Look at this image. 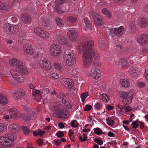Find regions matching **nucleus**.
I'll return each mask as SVG.
<instances>
[{
  "instance_id": "nucleus-1",
  "label": "nucleus",
  "mask_w": 148,
  "mask_h": 148,
  "mask_svg": "<svg viewBox=\"0 0 148 148\" xmlns=\"http://www.w3.org/2000/svg\"><path fill=\"white\" fill-rule=\"evenodd\" d=\"M93 45V41L90 40L83 42L81 45H79L77 47L78 49L83 51V60L85 65L88 66L91 64L92 58H94L93 62L94 64L99 66L101 64L99 55L95 53L92 50V47Z\"/></svg>"
},
{
  "instance_id": "nucleus-2",
  "label": "nucleus",
  "mask_w": 148,
  "mask_h": 148,
  "mask_svg": "<svg viewBox=\"0 0 148 148\" xmlns=\"http://www.w3.org/2000/svg\"><path fill=\"white\" fill-rule=\"evenodd\" d=\"M62 103L63 104L61 106L53 112V115L60 119H64L68 118V111L67 109H71V106L66 100H62Z\"/></svg>"
},
{
  "instance_id": "nucleus-3",
  "label": "nucleus",
  "mask_w": 148,
  "mask_h": 148,
  "mask_svg": "<svg viewBox=\"0 0 148 148\" xmlns=\"http://www.w3.org/2000/svg\"><path fill=\"white\" fill-rule=\"evenodd\" d=\"M19 71L24 75H27L28 73L27 69L23 65L22 62L18 66L16 67L15 68L11 69L10 71L12 76L17 82L22 83L24 81V78Z\"/></svg>"
},
{
  "instance_id": "nucleus-4",
  "label": "nucleus",
  "mask_w": 148,
  "mask_h": 148,
  "mask_svg": "<svg viewBox=\"0 0 148 148\" xmlns=\"http://www.w3.org/2000/svg\"><path fill=\"white\" fill-rule=\"evenodd\" d=\"M19 71L24 75H27L28 73L27 69L23 65L22 62L18 66L16 67L15 68L11 69L10 71L12 76L17 82L22 83L24 81V78Z\"/></svg>"
},
{
  "instance_id": "nucleus-5",
  "label": "nucleus",
  "mask_w": 148,
  "mask_h": 148,
  "mask_svg": "<svg viewBox=\"0 0 148 148\" xmlns=\"http://www.w3.org/2000/svg\"><path fill=\"white\" fill-rule=\"evenodd\" d=\"M134 92L132 90L125 91H120L118 93V95L122 98V103L124 104H130L132 102L133 98Z\"/></svg>"
},
{
  "instance_id": "nucleus-6",
  "label": "nucleus",
  "mask_w": 148,
  "mask_h": 148,
  "mask_svg": "<svg viewBox=\"0 0 148 148\" xmlns=\"http://www.w3.org/2000/svg\"><path fill=\"white\" fill-rule=\"evenodd\" d=\"M15 138L13 135L5 134L0 136V145L6 148L13 146Z\"/></svg>"
},
{
  "instance_id": "nucleus-7",
  "label": "nucleus",
  "mask_w": 148,
  "mask_h": 148,
  "mask_svg": "<svg viewBox=\"0 0 148 148\" xmlns=\"http://www.w3.org/2000/svg\"><path fill=\"white\" fill-rule=\"evenodd\" d=\"M62 48L57 43L51 44L50 47V51L51 55L54 57H58L61 53Z\"/></svg>"
},
{
  "instance_id": "nucleus-8",
  "label": "nucleus",
  "mask_w": 148,
  "mask_h": 148,
  "mask_svg": "<svg viewBox=\"0 0 148 148\" xmlns=\"http://www.w3.org/2000/svg\"><path fill=\"white\" fill-rule=\"evenodd\" d=\"M86 75L88 77H90L95 80H98L101 76L100 70L96 68H93L90 71H87Z\"/></svg>"
},
{
  "instance_id": "nucleus-9",
  "label": "nucleus",
  "mask_w": 148,
  "mask_h": 148,
  "mask_svg": "<svg viewBox=\"0 0 148 148\" xmlns=\"http://www.w3.org/2000/svg\"><path fill=\"white\" fill-rule=\"evenodd\" d=\"M127 73L131 78L136 79L140 75L141 69L138 67L132 66L129 68Z\"/></svg>"
},
{
  "instance_id": "nucleus-10",
  "label": "nucleus",
  "mask_w": 148,
  "mask_h": 148,
  "mask_svg": "<svg viewBox=\"0 0 148 148\" xmlns=\"http://www.w3.org/2000/svg\"><path fill=\"white\" fill-rule=\"evenodd\" d=\"M18 29V26L16 25H11L8 23H6L3 26V32L9 34H14Z\"/></svg>"
},
{
  "instance_id": "nucleus-11",
  "label": "nucleus",
  "mask_w": 148,
  "mask_h": 148,
  "mask_svg": "<svg viewBox=\"0 0 148 148\" xmlns=\"http://www.w3.org/2000/svg\"><path fill=\"white\" fill-rule=\"evenodd\" d=\"M64 61L69 66H72L76 63L75 59L74 54L71 52L66 54L64 56Z\"/></svg>"
},
{
  "instance_id": "nucleus-12",
  "label": "nucleus",
  "mask_w": 148,
  "mask_h": 148,
  "mask_svg": "<svg viewBox=\"0 0 148 148\" xmlns=\"http://www.w3.org/2000/svg\"><path fill=\"white\" fill-rule=\"evenodd\" d=\"M38 64L42 68L46 70H49L51 69L50 62L45 58L42 60H38Z\"/></svg>"
},
{
  "instance_id": "nucleus-13",
  "label": "nucleus",
  "mask_w": 148,
  "mask_h": 148,
  "mask_svg": "<svg viewBox=\"0 0 148 148\" xmlns=\"http://www.w3.org/2000/svg\"><path fill=\"white\" fill-rule=\"evenodd\" d=\"M9 113L10 116L14 119H16L22 117L20 112L15 108H10L9 110Z\"/></svg>"
},
{
  "instance_id": "nucleus-14",
  "label": "nucleus",
  "mask_w": 148,
  "mask_h": 148,
  "mask_svg": "<svg viewBox=\"0 0 148 148\" xmlns=\"http://www.w3.org/2000/svg\"><path fill=\"white\" fill-rule=\"evenodd\" d=\"M61 84L67 89H70L73 86V82L69 79L64 78L61 80Z\"/></svg>"
},
{
  "instance_id": "nucleus-15",
  "label": "nucleus",
  "mask_w": 148,
  "mask_h": 148,
  "mask_svg": "<svg viewBox=\"0 0 148 148\" xmlns=\"http://www.w3.org/2000/svg\"><path fill=\"white\" fill-rule=\"evenodd\" d=\"M26 94V91L22 88H19L15 90L14 93V96L18 99L24 97Z\"/></svg>"
},
{
  "instance_id": "nucleus-16",
  "label": "nucleus",
  "mask_w": 148,
  "mask_h": 148,
  "mask_svg": "<svg viewBox=\"0 0 148 148\" xmlns=\"http://www.w3.org/2000/svg\"><path fill=\"white\" fill-rule=\"evenodd\" d=\"M55 39L61 44L64 45L67 42L66 38L62 34H58L55 36Z\"/></svg>"
},
{
  "instance_id": "nucleus-17",
  "label": "nucleus",
  "mask_w": 148,
  "mask_h": 148,
  "mask_svg": "<svg viewBox=\"0 0 148 148\" xmlns=\"http://www.w3.org/2000/svg\"><path fill=\"white\" fill-rule=\"evenodd\" d=\"M137 42L140 44L144 45L148 42V35L143 34L137 38Z\"/></svg>"
},
{
  "instance_id": "nucleus-18",
  "label": "nucleus",
  "mask_w": 148,
  "mask_h": 148,
  "mask_svg": "<svg viewBox=\"0 0 148 148\" xmlns=\"http://www.w3.org/2000/svg\"><path fill=\"white\" fill-rule=\"evenodd\" d=\"M94 18L95 25L97 27H103V21L97 13L95 14Z\"/></svg>"
},
{
  "instance_id": "nucleus-19",
  "label": "nucleus",
  "mask_w": 148,
  "mask_h": 148,
  "mask_svg": "<svg viewBox=\"0 0 148 148\" xmlns=\"http://www.w3.org/2000/svg\"><path fill=\"white\" fill-rule=\"evenodd\" d=\"M63 2V0H56L55 3L56 5L55 8L56 10V12L58 13H62L64 12V11L62 10L61 7V5Z\"/></svg>"
},
{
  "instance_id": "nucleus-20",
  "label": "nucleus",
  "mask_w": 148,
  "mask_h": 148,
  "mask_svg": "<svg viewBox=\"0 0 148 148\" xmlns=\"http://www.w3.org/2000/svg\"><path fill=\"white\" fill-rule=\"evenodd\" d=\"M111 34H118L121 35L124 33V28L123 27L120 26L118 28H114L113 31L111 29H110Z\"/></svg>"
},
{
  "instance_id": "nucleus-21",
  "label": "nucleus",
  "mask_w": 148,
  "mask_h": 148,
  "mask_svg": "<svg viewBox=\"0 0 148 148\" xmlns=\"http://www.w3.org/2000/svg\"><path fill=\"white\" fill-rule=\"evenodd\" d=\"M68 36L70 38L74 41L77 38V34L76 30L72 29L70 30L67 33Z\"/></svg>"
},
{
  "instance_id": "nucleus-22",
  "label": "nucleus",
  "mask_w": 148,
  "mask_h": 148,
  "mask_svg": "<svg viewBox=\"0 0 148 148\" xmlns=\"http://www.w3.org/2000/svg\"><path fill=\"white\" fill-rule=\"evenodd\" d=\"M9 64L12 66H18L22 64V62L20 60L15 58H12L9 59Z\"/></svg>"
},
{
  "instance_id": "nucleus-23",
  "label": "nucleus",
  "mask_w": 148,
  "mask_h": 148,
  "mask_svg": "<svg viewBox=\"0 0 148 148\" xmlns=\"http://www.w3.org/2000/svg\"><path fill=\"white\" fill-rule=\"evenodd\" d=\"M8 128L10 131L14 132H18L21 130V127L18 125L14 124L10 125Z\"/></svg>"
},
{
  "instance_id": "nucleus-24",
  "label": "nucleus",
  "mask_w": 148,
  "mask_h": 148,
  "mask_svg": "<svg viewBox=\"0 0 148 148\" xmlns=\"http://www.w3.org/2000/svg\"><path fill=\"white\" fill-rule=\"evenodd\" d=\"M32 92L34 99L37 101V102H40L41 98V92L37 90H34Z\"/></svg>"
},
{
  "instance_id": "nucleus-25",
  "label": "nucleus",
  "mask_w": 148,
  "mask_h": 148,
  "mask_svg": "<svg viewBox=\"0 0 148 148\" xmlns=\"http://www.w3.org/2000/svg\"><path fill=\"white\" fill-rule=\"evenodd\" d=\"M23 50L25 53L30 55L32 54L34 52L32 48L28 45H23Z\"/></svg>"
},
{
  "instance_id": "nucleus-26",
  "label": "nucleus",
  "mask_w": 148,
  "mask_h": 148,
  "mask_svg": "<svg viewBox=\"0 0 148 148\" xmlns=\"http://www.w3.org/2000/svg\"><path fill=\"white\" fill-rule=\"evenodd\" d=\"M116 63L118 65L122 66L123 67H125V66L127 64V62L126 59L122 58L116 60Z\"/></svg>"
},
{
  "instance_id": "nucleus-27",
  "label": "nucleus",
  "mask_w": 148,
  "mask_h": 148,
  "mask_svg": "<svg viewBox=\"0 0 148 148\" xmlns=\"http://www.w3.org/2000/svg\"><path fill=\"white\" fill-rule=\"evenodd\" d=\"M120 82L122 86L124 88H127L130 86V82L127 79H121L120 80Z\"/></svg>"
},
{
  "instance_id": "nucleus-28",
  "label": "nucleus",
  "mask_w": 148,
  "mask_h": 148,
  "mask_svg": "<svg viewBox=\"0 0 148 148\" xmlns=\"http://www.w3.org/2000/svg\"><path fill=\"white\" fill-rule=\"evenodd\" d=\"M100 99L103 102L107 103L110 100V98L106 93H103L100 95Z\"/></svg>"
},
{
  "instance_id": "nucleus-29",
  "label": "nucleus",
  "mask_w": 148,
  "mask_h": 148,
  "mask_svg": "<svg viewBox=\"0 0 148 148\" xmlns=\"http://www.w3.org/2000/svg\"><path fill=\"white\" fill-rule=\"evenodd\" d=\"M8 103V100L4 95L0 94V104H6Z\"/></svg>"
},
{
  "instance_id": "nucleus-30",
  "label": "nucleus",
  "mask_w": 148,
  "mask_h": 148,
  "mask_svg": "<svg viewBox=\"0 0 148 148\" xmlns=\"http://www.w3.org/2000/svg\"><path fill=\"white\" fill-rule=\"evenodd\" d=\"M101 12L102 14L106 15V16L108 18L111 17L112 15L109 10L106 8H103L101 10Z\"/></svg>"
},
{
  "instance_id": "nucleus-31",
  "label": "nucleus",
  "mask_w": 148,
  "mask_h": 148,
  "mask_svg": "<svg viewBox=\"0 0 148 148\" xmlns=\"http://www.w3.org/2000/svg\"><path fill=\"white\" fill-rule=\"evenodd\" d=\"M140 24L142 27L145 28L148 26V21L145 18H142L140 21Z\"/></svg>"
},
{
  "instance_id": "nucleus-32",
  "label": "nucleus",
  "mask_w": 148,
  "mask_h": 148,
  "mask_svg": "<svg viewBox=\"0 0 148 148\" xmlns=\"http://www.w3.org/2000/svg\"><path fill=\"white\" fill-rule=\"evenodd\" d=\"M8 114L9 112L5 108H4L2 106H0V115H4Z\"/></svg>"
},
{
  "instance_id": "nucleus-33",
  "label": "nucleus",
  "mask_w": 148,
  "mask_h": 148,
  "mask_svg": "<svg viewBox=\"0 0 148 148\" xmlns=\"http://www.w3.org/2000/svg\"><path fill=\"white\" fill-rule=\"evenodd\" d=\"M84 21L87 27L89 29L91 30L92 29V26L89 19L87 18H85L84 19Z\"/></svg>"
},
{
  "instance_id": "nucleus-34",
  "label": "nucleus",
  "mask_w": 148,
  "mask_h": 148,
  "mask_svg": "<svg viewBox=\"0 0 148 148\" xmlns=\"http://www.w3.org/2000/svg\"><path fill=\"white\" fill-rule=\"evenodd\" d=\"M116 110L119 112H121L123 109L124 107L121 103H117L115 105Z\"/></svg>"
},
{
  "instance_id": "nucleus-35",
  "label": "nucleus",
  "mask_w": 148,
  "mask_h": 148,
  "mask_svg": "<svg viewBox=\"0 0 148 148\" xmlns=\"http://www.w3.org/2000/svg\"><path fill=\"white\" fill-rule=\"evenodd\" d=\"M49 36V34L46 31L43 30L40 34V36L43 38H47Z\"/></svg>"
},
{
  "instance_id": "nucleus-36",
  "label": "nucleus",
  "mask_w": 148,
  "mask_h": 148,
  "mask_svg": "<svg viewBox=\"0 0 148 148\" xmlns=\"http://www.w3.org/2000/svg\"><path fill=\"white\" fill-rule=\"evenodd\" d=\"M56 21L57 24L60 26H61L65 24V21L59 18H56Z\"/></svg>"
},
{
  "instance_id": "nucleus-37",
  "label": "nucleus",
  "mask_w": 148,
  "mask_h": 148,
  "mask_svg": "<svg viewBox=\"0 0 148 148\" xmlns=\"http://www.w3.org/2000/svg\"><path fill=\"white\" fill-rule=\"evenodd\" d=\"M22 129L24 134L26 135H28L30 132V130L27 127L24 126H22L21 127Z\"/></svg>"
},
{
  "instance_id": "nucleus-38",
  "label": "nucleus",
  "mask_w": 148,
  "mask_h": 148,
  "mask_svg": "<svg viewBox=\"0 0 148 148\" xmlns=\"http://www.w3.org/2000/svg\"><path fill=\"white\" fill-rule=\"evenodd\" d=\"M53 66L55 69L58 71H61L62 66L60 63L58 62H55L53 64Z\"/></svg>"
},
{
  "instance_id": "nucleus-39",
  "label": "nucleus",
  "mask_w": 148,
  "mask_h": 148,
  "mask_svg": "<svg viewBox=\"0 0 148 148\" xmlns=\"http://www.w3.org/2000/svg\"><path fill=\"white\" fill-rule=\"evenodd\" d=\"M10 7L9 6L6 5L4 3L0 2V9L7 10Z\"/></svg>"
},
{
  "instance_id": "nucleus-40",
  "label": "nucleus",
  "mask_w": 148,
  "mask_h": 148,
  "mask_svg": "<svg viewBox=\"0 0 148 148\" xmlns=\"http://www.w3.org/2000/svg\"><path fill=\"white\" fill-rule=\"evenodd\" d=\"M88 95V92H85L81 94L80 95V97L83 102H84L85 101L86 98Z\"/></svg>"
},
{
  "instance_id": "nucleus-41",
  "label": "nucleus",
  "mask_w": 148,
  "mask_h": 148,
  "mask_svg": "<svg viewBox=\"0 0 148 148\" xmlns=\"http://www.w3.org/2000/svg\"><path fill=\"white\" fill-rule=\"evenodd\" d=\"M107 123L110 126L113 125L114 122L112 118H108L106 119Z\"/></svg>"
},
{
  "instance_id": "nucleus-42",
  "label": "nucleus",
  "mask_w": 148,
  "mask_h": 148,
  "mask_svg": "<svg viewBox=\"0 0 148 148\" xmlns=\"http://www.w3.org/2000/svg\"><path fill=\"white\" fill-rule=\"evenodd\" d=\"M43 30L39 27H36L34 29V32L36 34L40 36Z\"/></svg>"
},
{
  "instance_id": "nucleus-43",
  "label": "nucleus",
  "mask_w": 148,
  "mask_h": 148,
  "mask_svg": "<svg viewBox=\"0 0 148 148\" xmlns=\"http://www.w3.org/2000/svg\"><path fill=\"white\" fill-rule=\"evenodd\" d=\"M6 129V127L3 124L0 123V133L4 132Z\"/></svg>"
},
{
  "instance_id": "nucleus-44",
  "label": "nucleus",
  "mask_w": 148,
  "mask_h": 148,
  "mask_svg": "<svg viewBox=\"0 0 148 148\" xmlns=\"http://www.w3.org/2000/svg\"><path fill=\"white\" fill-rule=\"evenodd\" d=\"M22 19L24 22L27 24L29 23L30 21V18L27 16H23Z\"/></svg>"
},
{
  "instance_id": "nucleus-45",
  "label": "nucleus",
  "mask_w": 148,
  "mask_h": 148,
  "mask_svg": "<svg viewBox=\"0 0 148 148\" xmlns=\"http://www.w3.org/2000/svg\"><path fill=\"white\" fill-rule=\"evenodd\" d=\"M95 133L97 135H99L102 133V131L101 129L97 128L94 129Z\"/></svg>"
},
{
  "instance_id": "nucleus-46",
  "label": "nucleus",
  "mask_w": 148,
  "mask_h": 148,
  "mask_svg": "<svg viewBox=\"0 0 148 148\" xmlns=\"http://www.w3.org/2000/svg\"><path fill=\"white\" fill-rule=\"evenodd\" d=\"M137 84L139 87L143 88L145 86V84L142 81H138L137 82Z\"/></svg>"
},
{
  "instance_id": "nucleus-47",
  "label": "nucleus",
  "mask_w": 148,
  "mask_h": 148,
  "mask_svg": "<svg viewBox=\"0 0 148 148\" xmlns=\"http://www.w3.org/2000/svg\"><path fill=\"white\" fill-rule=\"evenodd\" d=\"M144 77L146 81L148 80V68H146L144 73Z\"/></svg>"
},
{
  "instance_id": "nucleus-48",
  "label": "nucleus",
  "mask_w": 148,
  "mask_h": 148,
  "mask_svg": "<svg viewBox=\"0 0 148 148\" xmlns=\"http://www.w3.org/2000/svg\"><path fill=\"white\" fill-rule=\"evenodd\" d=\"M71 125L72 127H76L79 125V123L76 120H74L72 121Z\"/></svg>"
},
{
  "instance_id": "nucleus-49",
  "label": "nucleus",
  "mask_w": 148,
  "mask_h": 148,
  "mask_svg": "<svg viewBox=\"0 0 148 148\" xmlns=\"http://www.w3.org/2000/svg\"><path fill=\"white\" fill-rule=\"evenodd\" d=\"M95 108L97 110H99L101 108L102 105L101 103H97L95 105Z\"/></svg>"
},
{
  "instance_id": "nucleus-50",
  "label": "nucleus",
  "mask_w": 148,
  "mask_h": 148,
  "mask_svg": "<svg viewBox=\"0 0 148 148\" xmlns=\"http://www.w3.org/2000/svg\"><path fill=\"white\" fill-rule=\"evenodd\" d=\"M68 20L71 23H74L76 21V19L74 17L71 16L68 18Z\"/></svg>"
},
{
  "instance_id": "nucleus-51",
  "label": "nucleus",
  "mask_w": 148,
  "mask_h": 148,
  "mask_svg": "<svg viewBox=\"0 0 148 148\" xmlns=\"http://www.w3.org/2000/svg\"><path fill=\"white\" fill-rule=\"evenodd\" d=\"M138 125V123L137 121H133L132 122L131 125L134 128H136Z\"/></svg>"
},
{
  "instance_id": "nucleus-52",
  "label": "nucleus",
  "mask_w": 148,
  "mask_h": 148,
  "mask_svg": "<svg viewBox=\"0 0 148 148\" xmlns=\"http://www.w3.org/2000/svg\"><path fill=\"white\" fill-rule=\"evenodd\" d=\"M51 77L53 79H57L59 78L58 75L56 73H52L51 75Z\"/></svg>"
},
{
  "instance_id": "nucleus-53",
  "label": "nucleus",
  "mask_w": 148,
  "mask_h": 148,
  "mask_svg": "<svg viewBox=\"0 0 148 148\" xmlns=\"http://www.w3.org/2000/svg\"><path fill=\"white\" fill-rule=\"evenodd\" d=\"M54 143L56 146H58L61 144V141L60 139H56L54 140Z\"/></svg>"
},
{
  "instance_id": "nucleus-54",
  "label": "nucleus",
  "mask_w": 148,
  "mask_h": 148,
  "mask_svg": "<svg viewBox=\"0 0 148 148\" xmlns=\"http://www.w3.org/2000/svg\"><path fill=\"white\" fill-rule=\"evenodd\" d=\"M56 136L59 138H60L64 136V134L62 131H59L56 133Z\"/></svg>"
},
{
  "instance_id": "nucleus-55",
  "label": "nucleus",
  "mask_w": 148,
  "mask_h": 148,
  "mask_svg": "<svg viewBox=\"0 0 148 148\" xmlns=\"http://www.w3.org/2000/svg\"><path fill=\"white\" fill-rule=\"evenodd\" d=\"M125 112H129L131 110V108L129 106H126L123 107V109Z\"/></svg>"
},
{
  "instance_id": "nucleus-56",
  "label": "nucleus",
  "mask_w": 148,
  "mask_h": 148,
  "mask_svg": "<svg viewBox=\"0 0 148 148\" xmlns=\"http://www.w3.org/2000/svg\"><path fill=\"white\" fill-rule=\"evenodd\" d=\"M92 108V106L89 105H86L85 108L84 110L86 111H88L90 110Z\"/></svg>"
},
{
  "instance_id": "nucleus-57",
  "label": "nucleus",
  "mask_w": 148,
  "mask_h": 148,
  "mask_svg": "<svg viewBox=\"0 0 148 148\" xmlns=\"http://www.w3.org/2000/svg\"><path fill=\"white\" fill-rule=\"evenodd\" d=\"M42 24V26L44 27V28H46L47 27V28H48V29H50V28L49 27L51 25L49 24V23H47V24H46V23H45L44 22H43Z\"/></svg>"
},
{
  "instance_id": "nucleus-58",
  "label": "nucleus",
  "mask_w": 148,
  "mask_h": 148,
  "mask_svg": "<svg viewBox=\"0 0 148 148\" xmlns=\"http://www.w3.org/2000/svg\"><path fill=\"white\" fill-rule=\"evenodd\" d=\"M42 93L44 94L48 93L49 92V90L47 88H43L42 90Z\"/></svg>"
},
{
  "instance_id": "nucleus-59",
  "label": "nucleus",
  "mask_w": 148,
  "mask_h": 148,
  "mask_svg": "<svg viewBox=\"0 0 148 148\" xmlns=\"http://www.w3.org/2000/svg\"><path fill=\"white\" fill-rule=\"evenodd\" d=\"M79 139L82 142H84L86 141L87 139V137L86 136H83V137L82 136H80L79 137Z\"/></svg>"
},
{
  "instance_id": "nucleus-60",
  "label": "nucleus",
  "mask_w": 148,
  "mask_h": 148,
  "mask_svg": "<svg viewBox=\"0 0 148 148\" xmlns=\"http://www.w3.org/2000/svg\"><path fill=\"white\" fill-rule=\"evenodd\" d=\"M64 95L61 93H59L57 95V97L58 98L60 99H61L62 98L63 99H62V100H64Z\"/></svg>"
},
{
  "instance_id": "nucleus-61",
  "label": "nucleus",
  "mask_w": 148,
  "mask_h": 148,
  "mask_svg": "<svg viewBox=\"0 0 148 148\" xmlns=\"http://www.w3.org/2000/svg\"><path fill=\"white\" fill-rule=\"evenodd\" d=\"M95 142L99 145H101L103 144V142L101 140L97 139L95 140Z\"/></svg>"
},
{
  "instance_id": "nucleus-62",
  "label": "nucleus",
  "mask_w": 148,
  "mask_h": 148,
  "mask_svg": "<svg viewBox=\"0 0 148 148\" xmlns=\"http://www.w3.org/2000/svg\"><path fill=\"white\" fill-rule=\"evenodd\" d=\"M38 134L40 136H42L44 133V132L40 130H39L38 131Z\"/></svg>"
},
{
  "instance_id": "nucleus-63",
  "label": "nucleus",
  "mask_w": 148,
  "mask_h": 148,
  "mask_svg": "<svg viewBox=\"0 0 148 148\" xmlns=\"http://www.w3.org/2000/svg\"><path fill=\"white\" fill-rule=\"evenodd\" d=\"M36 143L39 145H41L42 144V141L41 139H38Z\"/></svg>"
},
{
  "instance_id": "nucleus-64",
  "label": "nucleus",
  "mask_w": 148,
  "mask_h": 148,
  "mask_svg": "<svg viewBox=\"0 0 148 148\" xmlns=\"http://www.w3.org/2000/svg\"><path fill=\"white\" fill-rule=\"evenodd\" d=\"M106 109L108 110H111L113 109V107L109 105L106 106Z\"/></svg>"
}]
</instances>
